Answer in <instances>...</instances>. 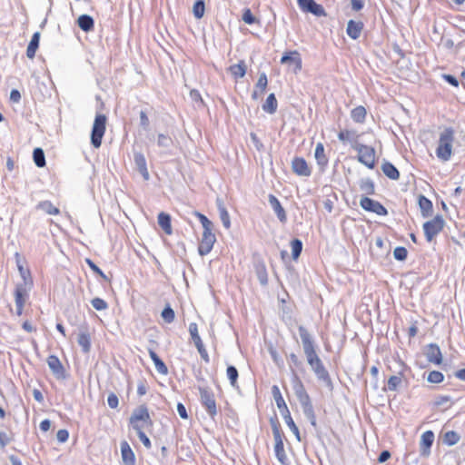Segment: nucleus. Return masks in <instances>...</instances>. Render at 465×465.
Listing matches in <instances>:
<instances>
[{
  "mask_svg": "<svg viewBox=\"0 0 465 465\" xmlns=\"http://www.w3.org/2000/svg\"><path fill=\"white\" fill-rule=\"evenodd\" d=\"M298 331L308 365L311 367V370L313 371L318 381H322L329 390H332L333 384L331 378L318 354V346L313 337L303 325H300Z\"/></svg>",
  "mask_w": 465,
  "mask_h": 465,
  "instance_id": "obj_1",
  "label": "nucleus"
},
{
  "mask_svg": "<svg viewBox=\"0 0 465 465\" xmlns=\"http://www.w3.org/2000/svg\"><path fill=\"white\" fill-rule=\"evenodd\" d=\"M129 422L144 447L150 449L152 446L151 440L143 432V429L145 425L152 426L153 421L146 406L142 405L135 409L129 418Z\"/></svg>",
  "mask_w": 465,
  "mask_h": 465,
  "instance_id": "obj_2",
  "label": "nucleus"
},
{
  "mask_svg": "<svg viewBox=\"0 0 465 465\" xmlns=\"http://www.w3.org/2000/svg\"><path fill=\"white\" fill-rule=\"evenodd\" d=\"M17 268L22 278V282L16 283L15 290V302L16 307V314L21 316L23 313L24 306L28 299V293L33 286V280L29 270H26L19 262Z\"/></svg>",
  "mask_w": 465,
  "mask_h": 465,
  "instance_id": "obj_3",
  "label": "nucleus"
},
{
  "mask_svg": "<svg viewBox=\"0 0 465 465\" xmlns=\"http://www.w3.org/2000/svg\"><path fill=\"white\" fill-rule=\"evenodd\" d=\"M272 393L273 399L276 402V405H277L278 409L280 410V412L285 420V423L287 424L289 429L292 431V433L295 435L296 439L300 441L301 437H300L299 429L296 426L295 422L293 421V420L291 416V412H290V411L285 403V401L282 396L280 389L277 385H273L272 387Z\"/></svg>",
  "mask_w": 465,
  "mask_h": 465,
  "instance_id": "obj_4",
  "label": "nucleus"
},
{
  "mask_svg": "<svg viewBox=\"0 0 465 465\" xmlns=\"http://www.w3.org/2000/svg\"><path fill=\"white\" fill-rule=\"evenodd\" d=\"M453 140V129L450 127L445 128L440 135L439 145L436 150V154L440 159L448 161L450 158Z\"/></svg>",
  "mask_w": 465,
  "mask_h": 465,
  "instance_id": "obj_5",
  "label": "nucleus"
},
{
  "mask_svg": "<svg viewBox=\"0 0 465 465\" xmlns=\"http://www.w3.org/2000/svg\"><path fill=\"white\" fill-rule=\"evenodd\" d=\"M105 125L106 116L102 114H96L91 132V143L94 148H99L102 144Z\"/></svg>",
  "mask_w": 465,
  "mask_h": 465,
  "instance_id": "obj_6",
  "label": "nucleus"
},
{
  "mask_svg": "<svg viewBox=\"0 0 465 465\" xmlns=\"http://www.w3.org/2000/svg\"><path fill=\"white\" fill-rule=\"evenodd\" d=\"M353 149L358 152V161L370 169L375 166V150L371 146L361 143L353 144Z\"/></svg>",
  "mask_w": 465,
  "mask_h": 465,
  "instance_id": "obj_7",
  "label": "nucleus"
},
{
  "mask_svg": "<svg viewBox=\"0 0 465 465\" xmlns=\"http://www.w3.org/2000/svg\"><path fill=\"white\" fill-rule=\"evenodd\" d=\"M444 224L445 222L441 215H436L432 220L424 223L423 231L426 240L431 242L442 231Z\"/></svg>",
  "mask_w": 465,
  "mask_h": 465,
  "instance_id": "obj_8",
  "label": "nucleus"
},
{
  "mask_svg": "<svg viewBox=\"0 0 465 465\" xmlns=\"http://www.w3.org/2000/svg\"><path fill=\"white\" fill-rule=\"evenodd\" d=\"M201 403L212 419L217 415L216 401L213 392L208 388H199Z\"/></svg>",
  "mask_w": 465,
  "mask_h": 465,
  "instance_id": "obj_9",
  "label": "nucleus"
},
{
  "mask_svg": "<svg viewBox=\"0 0 465 465\" xmlns=\"http://www.w3.org/2000/svg\"><path fill=\"white\" fill-rule=\"evenodd\" d=\"M297 4L303 13H310L317 17L327 15L324 7L314 0H297Z\"/></svg>",
  "mask_w": 465,
  "mask_h": 465,
  "instance_id": "obj_10",
  "label": "nucleus"
},
{
  "mask_svg": "<svg viewBox=\"0 0 465 465\" xmlns=\"http://www.w3.org/2000/svg\"><path fill=\"white\" fill-rule=\"evenodd\" d=\"M360 205L363 210L374 213L381 216L388 214L387 209L380 202L369 198L368 196L361 197Z\"/></svg>",
  "mask_w": 465,
  "mask_h": 465,
  "instance_id": "obj_11",
  "label": "nucleus"
},
{
  "mask_svg": "<svg viewBox=\"0 0 465 465\" xmlns=\"http://www.w3.org/2000/svg\"><path fill=\"white\" fill-rule=\"evenodd\" d=\"M302 408V411L305 415V417L309 420L311 425L316 430L317 429V421H316V415L314 412V409L311 401V398L309 394H305L303 396H301L297 398Z\"/></svg>",
  "mask_w": 465,
  "mask_h": 465,
  "instance_id": "obj_12",
  "label": "nucleus"
},
{
  "mask_svg": "<svg viewBox=\"0 0 465 465\" xmlns=\"http://www.w3.org/2000/svg\"><path fill=\"white\" fill-rule=\"evenodd\" d=\"M46 361H47L48 367L50 368L52 373L54 374V376L56 379H58V380L65 379V370L57 356L50 355V356H48Z\"/></svg>",
  "mask_w": 465,
  "mask_h": 465,
  "instance_id": "obj_13",
  "label": "nucleus"
},
{
  "mask_svg": "<svg viewBox=\"0 0 465 465\" xmlns=\"http://www.w3.org/2000/svg\"><path fill=\"white\" fill-rule=\"evenodd\" d=\"M292 170L299 176L308 177L311 175L312 171L307 162L302 157H294L292 161Z\"/></svg>",
  "mask_w": 465,
  "mask_h": 465,
  "instance_id": "obj_14",
  "label": "nucleus"
},
{
  "mask_svg": "<svg viewBox=\"0 0 465 465\" xmlns=\"http://www.w3.org/2000/svg\"><path fill=\"white\" fill-rule=\"evenodd\" d=\"M424 354L428 360V361L434 364H440L442 362V354L441 351L438 344L430 343L426 346Z\"/></svg>",
  "mask_w": 465,
  "mask_h": 465,
  "instance_id": "obj_15",
  "label": "nucleus"
},
{
  "mask_svg": "<svg viewBox=\"0 0 465 465\" xmlns=\"http://www.w3.org/2000/svg\"><path fill=\"white\" fill-rule=\"evenodd\" d=\"M434 441V433L427 430L422 433L420 442V452L423 457H428L430 453V448Z\"/></svg>",
  "mask_w": 465,
  "mask_h": 465,
  "instance_id": "obj_16",
  "label": "nucleus"
},
{
  "mask_svg": "<svg viewBox=\"0 0 465 465\" xmlns=\"http://www.w3.org/2000/svg\"><path fill=\"white\" fill-rule=\"evenodd\" d=\"M77 342L81 346L83 352L88 353L91 350V337L86 325L79 328Z\"/></svg>",
  "mask_w": 465,
  "mask_h": 465,
  "instance_id": "obj_17",
  "label": "nucleus"
},
{
  "mask_svg": "<svg viewBox=\"0 0 465 465\" xmlns=\"http://www.w3.org/2000/svg\"><path fill=\"white\" fill-rule=\"evenodd\" d=\"M134 161L137 171L142 174L143 178L145 181H148L150 178V174L147 169L146 159L143 153L140 152H135L134 153Z\"/></svg>",
  "mask_w": 465,
  "mask_h": 465,
  "instance_id": "obj_18",
  "label": "nucleus"
},
{
  "mask_svg": "<svg viewBox=\"0 0 465 465\" xmlns=\"http://www.w3.org/2000/svg\"><path fill=\"white\" fill-rule=\"evenodd\" d=\"M268 201H269L271 207L272 208L275 214L277 215L279 221L282 223H286V221H287L286 212L283 209V207L282 206L278 198L273 194H269Z\"/></svg>",
  "mask_w": 465,
  "mask_h": 465,
  "instance_id": "obj_19",
  "label": "nucleus"
},
{
  "mask_svg": "<svg viewBox=\"0 0 465 465\" xmlns=\"http://www.w3.org/2000/svg\"><path fill=\"white\" fill-rule=\"evenodd\" d=\"M281 63L282 64H294L295 72L300 71L302 69V58L298 51H291L284 53L281 58Z\"/></svg>",
  "mask_w": 465,
  "mask_h": 465,
  "instance_id": "obj_20",
  "label": "nucleus"
},
{
  "mask_svg": "<svg viewBox=\"0 0 465 465\" xmlns=\"http://www.w3.org/2000/svg\"><path fill=\"white\" fill-rule=\"evenodd\" d=\"M282 437H283V435L273 438L274 441H275V445H274L275 456L282 465H289L288 458H287V456L285 454V450H284Z\"/></svg>",
  "mask_w": 465,
  "mask_h": 465,
  "instance_id": "obj_21",
  "label": "nucleus"
},
{
  "mask_svg": "<svg viewBox=\"0 0 465 465\" xmlns=\"http://www.w3.org/2000/svg\"><path fill=\"white\" fill-rule=\"evenodd\" d=\"M363 26L364 25L361 21L349 20L346 28L347 35L351 39L356 40L360 37Z\"/></svg>",
  "mask_w": 465,
  "mask_h": 465,
  "instance_id": "obj_22",
  "label": "nucleus"
},
{
  "mask_svg": "<svg viewBox=\"0 0 465 465\" xmlns=\"http://www.w3.org/2000/svg\"><path fill=\"white\" fill-rule=\"evenodd\" d=\"M418 204L420 209L422 217L428 218L432 215L433 204L430 199L422 194H420L418 197Z\"/></svg>",
  "mask_w": 465,
  "mask_h": 465,
  "instance_id": "obj_23",
  "label": "nucleus"
},
{
  "mask_svg": "<svg viewBox=\"0 0 465 465\" xmlns=\"http://www.w3.org/2000/svg\"><path fill=\"white\" fill-rule=\"evenodd\" d=\"M121 453H122V460H123V462L124 465H134L135 464L134 453L132 450V449L127 441H123L121 443Z\"/></svg>",
  "mask_w": 465,
  "mask_h": 465,
  "instance_id": "obj_24",
  "label": "nucleus"
},
{
  "mask_svg": "<svg viewBox=\"0 0 465 465\" xmlns=\"http://www.w3.org/2000/svg\"><path fill=\"white\" fill-rule=\"evenodd\" d=\"M359 136L360 134H358L357 132L353 130H343L338 134V139L342 143L349 142L352 149L353 144L360 143L358 142Z\"/></svg>",
  "mask_w": 465,
  "mask_h": 465,
  "instance_id": "obj_25",
  "label": "nucleus"
},
{
  "mask_svg": "<svg viewBox=\"0 0 465 465\" xmlns=\"http://www.w3.org/2000/svg\"><path fill=\"white\" fill-rule=\"evenodd\" d=\"M77 25L84 32H90L94 27V18L89 15H82L77 19Z\"/></svg>",
  "mask_w": 465,
  "mask_h": 465,
  "instance_id": "obj_26",
  "label": "nucleus"
},
{
  "mask_svg": "<svg viewBox=\"0 0 465 465\" xmlns=\"http://www.w3.org/2000/svg\"><path fill=\"white\" fill-rule=\"evenodd\" d=\"M148 352H149L150 358L152 359V361L154 363L156 371L160 374L166 375L168 373V368L165 365V363L160 359V357L157 355V353L153 350L149 349Z\"/></svg>",
  "mask_w": 465,
  "mask_h": 465,
  "instance_id": "obj_27",
  "label": "nucleus"
},
{
  "mask_svg": "<svg viewBox=\"0 0 465 465\" xmlns=\"http://www.w3.org/2000/svg\"><path fill=\"white\" fill-rule=\"evenodd\" d=\"M40 36H41L40 33L35 32L33 35L29 44H28V46L26 49V56L29 59H33L35 56L36 50L39 47Z\"/></svg>",
  "mask_w": 465,
  "mask_h": 465,
  "instance_id": "obj_28",
  "label": "nucleus"
},
{
  "mask_svg": "<svg viewBox=\"0 0 465 465\" xmlns=\"http://www.w3.org/2000/svg\"><path fill=\"white\" fill-rule=\"evenodd\" d=\"M158 224L166 234L173 233L171 216L168 213L162 212L158 214Z\"/></svg>",
  "mask_w": 465,
  "mask_h": 465,
  "instance_id": "obj_29",
  "label": "nucleus"
},
{
  "mask_svg": "<svg viewBox=\"0 0 465 465\" xmlns=\"http://www.w3.org/2000/svg\"><path fill=\"white\" fill-rule=\"evenodd\" d=\"M314 155L318 165L323 170L328 164V158L325 155L324 146L322 143H317Z\"/></svg>",
  "mask_w": 465,
  "mask_h": 465,
  "instance_id": "obj_30",
  "label": "nucleus"
},
{
  "mask_svg": "<svg viewBox=\"0 0 465 465\" xmlns=\"http://www.w3.org/2000/svg\"><path fill=\"white\" fill-rule=\"evenodd\" d=\"M381 171L383 173L391 180H399L400 172L398 169L390 162H384L381 164Z\"/></svg>",
  "mask_w": 465,
  "mask_h": 465,
  "instance_id": "obj_31",
  "label": "nucleus"
},
{
  "mask_svg": "<svg viewBox=\"0 0 465 465\" xmlns=\"http://www.w3.org/2000/svg\"><path fill=\"white\" fill-rule=\"evenodd\" d=\"M255 272L257 275V278L260 282V283L263 286L267 285L268 283V274L266 266L263 262H256L254 265Z\"/></svg>",
  "mask_w": 465,
  "mask_h": 465,
  "instance_id": "obj_32",
  "label": "nucleus"
},
{
  "mask_svg": "<svg viewBox=\"0 0 465 465\" xmlns=\"http://www.w3.org/2000/svg\"><path fill=\"white\" fill-rule=\"evenodd\" d=\"M37 210H41L50 215H57L60 213V210L55 207L50 201H42L35 206Z\"/></svg>",
  "mask_w": 465,
  "mask_h": 465,
  "instance_id": "obj_33",
  "label": "nucleus"
},
{
  "mask_svg": "<svg viewBox=\"0 0 465 465\" xmlns=\"http://www.w3.org/2000/svg\"><path fill=\"white\" fill-rule=\"evenodd\" d=\"M359 186L361 191H362L366 195H372L375 193L374 183L369 177L361 179L359 182Z\"/></svg>",
  "mask_w": 465,
  "mask_h": 465,
  "instance_id": "obj_34",
  "label": "nucleus"
},
{
  "mask_svg": "<svg viewBox=\"0 0 465 465\" xmlns=\"http://www.w3.org/2000/svg\"><path fill=\"white\" fill-rule=\"evenodd\" d=\"M278 103L274 94H270L262 104V110L268 114H274L277 111Z\"/></svg>",
  "mask_w": 465,
  "mask_h": 465,
  "instance_id": "obj_35",
  "label": "nucleus"
},
{
  "mask_svg": "<svg viewBox=\"0 0 465 465\" xmlns=\"http://www.w3.org/2000/svg\"><path fill=\"white\" fill-rule=\"evenodd\" d=\"M366 109L362 105H359L355 108H353L351 112V119L358 124H362L365 122L366 118Z\"/></svg>",
  "mask_w": 465,
  "mask_h": 465,
  "instance_id": "obj_36",
  "label": "nucleus"
},
{
  "mask_svg": "<svg viewBox=\"0 0 465 465\" xmlns=\"http://www.w3.org/2000/svg\"><path fill=\"white\" fill-rule=\"evenodd\" d=\"M292 372H293V378H292L293 391H294L295 396L297 398H299L301 396H303V395L307 394V391H306V390L304 388V385H303L302 381L297 376V374H295L293 370H292Z\"/></svg>",
  "mask_w": 465,
  "mask_h": 465,
  "instance_id": "obj_37",
  "label": "nucleus"
},
{
  "mask_svg": "<svg viewBox=\"0 0 465 465\" xmlns=\"http://www.w3.org/2000/svg\"><path fill=\"white\" fill-rule=\"evenodd\" d=\"M33 159L35 164L39 168H43L46 164L45 152L40 147H36L34 149Z\"/></svg>",
  "mask_w": 465,
  "mask_h": 465,
  "instance_id": "obj_38",
  "label": "nucleus"
},
{
  "mask_svg": "<svg viewBox=\"0 0 465 465\" xmlns=\"http://www.w3.org/2000/svg\"><path fill=\"white\" fill-rule=\"evenodd\" d=\"M230 72L235 78H242L246 74V65L243 61L230 66Z\"/></svg>",
  "mask_w": 465,
  "mask_h": 465,
  "instance_id": "obj_39",
  "label": "nucleus"
},
{
  "mask_svg": "<svg viewBox=\"0 0 465 465\" xmlns=\"http://www.w3.org/2000/svg\"><path fill=\"white\" fill-rule=\"evenodd\" d=\"M460 437L459 433L454 430H449L445 432L443 436V443L448 446H453L459 442Z\"/></svg>",
  "mask_w": 465,
  "mask_h": 465,
  "instance_id": "obj_40",
  "label": "nucleus"
},
{
  "mask_svg": "<svg viewBox=\"0 0 465 465\" xmlns=\"http://www.w3.org/2000/svg\"><path fill=\"white\" fill-rule=\"evenodd\" d=\"M205 11L204 0H195L193 6V13L195 18L200 19L203 16Z\"/></svg>",
  "mask_w": 465,
  "mask_h": 465,
  "instance_id": "obj_41",
  "label": "nucleus"
},
{
  "mask_svg": "<svg viewBox=\"0 0 465 465\" xmlns=\"http://www.w3.org/2000/svg\"><path fill=\"white\" fill-rule=\"evenodd\" d=\"M292 256L293 260H297L302 251V242L300 239H293L291 242Z\"/></svg>",
  "mask_w": 465,
  "mask_h": 465,
  "instance_id": "obj_42",
  "label": "nucleus"
},
{
  "mask_svg": "<svg viewBox=\"0 0 465 465\" xmlns=\"http://www.w3.org/2000/svg\"><path fill=\"white\" fill-rule=\"evenodd\" d=\"M189 332L191 335V338L194 343V345H200L203 343V341L198 333V325L195 322H191L189 324Z\"/></svg>",
  "mask_w": 465,
  "mask_h": 465,
  "instance_id": "obj_43",
  "label": "nucleus"
},
{
  "mask_svg": "<svg viewBox=\"0 0 465 465\" xmlns=\"http://www.w3.org/2000/svg\"><path fill=\"white\" fill-rule=\"evenodd\" d=\"M161 316L163 319V321L167 323H171L174 321L175 313H174V311L173 310V308L170 306V304H167L163 308V310L162 311Z\"/></svg>",
  "mask_w": 465,
  "mask_h": 465,
  "instance_id": "obj_44",
  "label": "nucleus"
},
{
  "mask_svg": "<svg viewBox=\"0 0 465 465\" xmlns=\"http://www.w3.org/2000/svg\"><path fill=\"white\" fill-rule=\"evenodd\" d=\"M401 376H402V373L400 372L399 375H392L389 378L388 380V390L389 391H397L398 390V387L400 386V384L401 383Z\"/></svg>",
  "mask_w": 465,
  "mask_h": 465,
  "instance_id": "obj_45",
  "label": "nucleus"
},
{
  "mask_svg": "<svg viewBox=\"0 0 465 465\" xmlns=\"http://www.w3.org/2000/svg\"><path fill=\"white\" fill-rule=\"evenodd\" d=\"M226 373H227V377L230 381L231 385L232 387H235L236 383H237V379L239 376L238 370L234 366L229 365L227 367Z\"/></svg>",
  "mask_w": 465,
  "mask_h": 465,
  "instance_id": "obj_46",
  "label": "nucleus"
},
{
  "mask_svg": "<svg viewBox=\"0 0 465 465\" xmlns=\"http://www.w3.org/2000/svg\"><path fill=\"white\" fill-rule=\"evenodd\" d=\"M270 424L272 427L273 438L283 435L282 432V430H281L280 422H279L276 415L270 419Z\"/></svg>",
  "mask_w": 465,
  "mask_h": 465,
  "instance_id": "obj_47",
  "label": "nucleus"
},
{
  "mask_svg": "<svg viewBox=\"0 0 465 465\" xmlns=\"http://www.w3.org/2000/svg\"><path fill=\"white\" fill-rule=\"evenodd\" d=\"M242 21L247 25L259 23L258 19L252 15L251 9L245 8L242 16Z\"/></svg>",
  "mask_w": 465,
  "mask_h": 465,
  "instance_id": "obj_48",
  "label": "nucleus"
},
{
  "mask_svg": "<svg viewBox=\"0 0 465 465\" xmlns=\"http://www.w3.org/2000/svg\"><path fill=\"white\" fill-rule=\"evenodd\" d=\"M444 380V375L439 371H431L427 378L430 383H440Z\"/></svg>",
  "mask_w": 465,
  "mask_h": 465,
  "instance_id": "obj_49",
  "label": "nucleus"
},
{
  "mask_svg": "<svg viewBox=\"0 0 465 465\" xmlns=\"http://www.w3.org/2000/svg\"><path fill=\"white\" fill-rule=\"evenodd\" d=\"M268 84V79L265 73H261L256 83L255 88L261 91V94H263Z\"/></svg>",
  "mask_w": 465,
  "mask_h": 465,
  "instance_id": "obj_50",
  "label": "nucleus"
},
{
  "mask_svg": "<svg viewBox=\"0 0 465 465\" xmlns=\"http://www.w3.org/2000/svg\"><path fill=\"white\" fill-rule=\"evenodd\" d=\"M213 226H209V227L203 228L202 241L206 242H213V243L215 242L216 238H215V235L213 233Z\"/></svg>",
  "mask_w": 465,
  "mask_h": 465,
  "instance_id": "obj_51",
  "label": "nucleus"
},
{
  "mask_svg": "<svg viewBox=\"0 0 465 465\" xmlns=\"http://www.w3.org/2000/svg\"><path fill=\"white\" fill-rule=\"evenodd\" d=\"M213 244H214L213 242H206L201 241L199 247H198L199 254L201 256H204V255L208 254L212 251Z\"/></svg>",
  "mask_w": 465,
  "mask_h": 465,
  "instance_id": "obj_52",
  "label": "nucleus"
},
{
  "mask_svg": "<svg viewBox=\"0 0 465 465\" xmlns=\"http://www.w3.org/2000/svg\"><path fill=\"white\" fill-rule=\"evenodd\" d=\"M407 254H408L407 249L402 246H398L393 251L394 258L401 262L406 260Z\"/></svg>",
  "mask_w": 465,
  "mask_h": 465,
  "instance_id": "obj_53",
  "label": "nucleus"
},
{
  "mask_svg": "<svg viewBox=\"0 0 465 465\" xmlns=\"http://www.w3.org/2000/svg\"><path fill=\"white\" fill-rule=\"evenodd\" d=\"M91 304L97 311H103V310L107 309V307H108L107 302L104 299H101L98 297L94 298L91 301Z\"/></svg>",
  "mask_w": 465,
  "mask_h": 465,
  "instance_id": "obj_54",
  "label": "nucleus"
},
{
  "mask_svg": "<svg viewBox=\"0 0 465 465\" xmlns=\"http://www.w3.org/2000/svg\"><path fill=\"white\" fill-rule=\"evenodd\" d=\"M85 262L90 267V269L95 272L96 274L100 275L103 279L105 281H108L107 276L103 272V271L89 258L85 260Z\"/></svg>",
  "mask_w": 465,
  "mask_h": 465,
  "instance_id": "obj_55",
  "label": "nucleus"
},
{
  "mask_svg": "<svg viewBox=\"0 0 465 465\" xmlns=\"http://www.w3.org/2000/svg\"><path fill=\"white\" fill-rule=\"evenodd\" d=\"M172 142V138L169 135L163 134H158L157 144L160 147H169Z\"/></svg>",
  "mask_w": 465,
  "mask_h": 465,
  "instance_id": "obj_56",
  "label": "nucleus"
},
{
  "mask_svg": "<svg viewBox=\"0 0 465 465\" xmlns=\"http://www.w3.org/2000/svg\"><path fill=\"white\" fill-rule=\"evenodd\" d=\"M219 214H220V219L223 223V225L226 228V229H229L231 227V221H230V215L227 212V210H221L219 212Z\"/></svg>",
  "mask_w": 465,
  "mask_h": 465,
  "instance_id": "obj_57",
  "label": "nucleus"
},
{
  "mask_svg": "<svg viewBox=\"0 0 465 465\" xmlns=\"http://www.w3.org/2000/svg\"><path fill=\"white\" fill-rule=\"evenodd\" d=\"M12 440V435L9 436L5 431H0V448H5Z\"/></svg>",
  "mask_w": 465,
  "mask_h": 465,
  "instance_id": "obj_58",
  "label": "nucleus"
},
{
  "mask_svg": "<svg viewBox=\"0 0 465 465\" xmlns=\"http://www.w3.org/2000/svg\"><path fill=\"white\" fill-rule=\"evenodd\" d=\"M140 125L145 131H147L150 126L149 118L144 111L140 112Z\"/></svg>",
  "mask_w": 465,
  "mask_h": 465,
  "instance_id": "obj_59",
  "label": "nucleus"
},
{
  "mask_svg": "<svg viewBox=\"0 0 465 465\" xmlns=\"http://www.w3.org/2000/svg\"><path fill=\"white\" fill-rule=\"evenodd\" d=\"M194 215L199 219L201 222L203 228L213 226V223L203 213L199 212H194Z\"/></svg>",
  "mask_w": 465,
  "mask_h": 465,
  "instance_id": "obj_60",
  "label": "nucleus"
},
{
  "mask_svg": "<svg viewBox=\"0 0 465 465\" xmlns=\"http://www.w3.org/2000/svg\"><path fill=\"white\" fill-rule=\"evenodd\" d=\"M108 406L112 409H116L119 404L118 397L115 393L111 392L107 397Z\"/></svg>",
  "mask_w": 465,
  "mask_h": 465,
  "instance_id": "obj_61",
  "label": "nucleus"
},
{
  "mask_svg": "<svg viewBox=\"0 0 465 465\" xmlns=\"http://www.w3.org/2000/svg\"><path fill=\"white\" fill-rule=\"evenodd\" d=\"M57 440L61 443L67 441L69 438V432L65 429L59 430L56 433Z\"/></svg>",
  "mask_w": 465,
  "mask_h": 465,
  "instance_id": "obj_62",
  "label": "nucleus"
},
{
  "mask_svg": "<svg viewBox=\"0 0 465 465\" xmlns=\"http://www.w3.org/2000/svg\"><path fill=\"white\" fill-rule=\"evenodd\" d=\"M190 97L191 99L195 102L196 104H198L199 105H203V98L200 94V93L195 90V89H193L191 90L190 92Z\"/></svg>",
  "mask_w": 465,
  "mask_h": 465,
  "instance_id": "obj_63",
  "label": "nucleus"
},
{
  "mask_svg": "<svg viewBox=\"0 0 465 465\" xmlns=\"http://www.w3.org/2000/svg\"><path fill=\"white\" fill-rule=\"evenodd\" d=\"M197 348V351L198 352L200 353L202 359L205 361V362H209L210 361V358H209V355H208V352L203 345V343L200 344V345H196L195 346Z\"/></svg>",
  "mask_w": 465,
  "mask_h": 465,
  "instance_id": "obj_64",
  "label": "nucleus"
}]
</instances>
